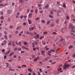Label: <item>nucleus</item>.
Wrapping results in <instances>:
<instances>
[{
	"mask_svg": "<svg viewBox=\"0 0 75 75\" xmlns=\"http://www.w3.org/2000/svg\"><path fill=\"white\" fill-rule=\"evenodd\" d=\"M69 28V29H73V28H75V26H74L71 23H70Z\"/></svg>",
	"mask_w": 75,
	"mask_h": 75,
	"instance_id": "1",
	"label": "nucleus"
},
{
	"mask_svg": "<svg viewBox=\"0 0 75 75\" xmlns=\"http://www.w3.org/2000/svg\"><path fill=\"white\" fill-rule=\"evenodd\" d=\"M69 65L68 64H65L64 66H63V67L64 68V69H66V68L69 67Z\"/></svg>",
	"mask_w": 75,
	"mask_h": 75,
	"instance_id": "2",
	"label": "nucleus"
},
{
	"mask_svg": "<svg viewBox=\"0 0 75 75\" xmlns=\"http://www.w3.org/2000/svg\"><path fill=\"white\" fill-rule=\"evenodd\" d=\"M32 17H33V13H30L28 16V17H29V18H31Z\"/></svg>",
	"mask_w": 75,
	"mask_h": 75,
	"instance_id": "3",
	"label": "nucleus"
},
{
	"mask_svg": "<svg viewBox=\"0 0 75 75\" xmlns=\"http://www.w3.org/2000/svg\"><path fill=\"white\" fill-rule=\"evenodd\" d=\"M7 13L8 14H11L12 13V11L10 9H9L8 10Z\"/></svg>",
	"mask_w": 75,
	"mask_h": 75,
	"instance_id": "4",
	"label": "nucleus"
},
{
	"mask_svg": "<svg viewBox=\"0 0 75 75\" xmlns=\"http://www.w3.org/2000/svg\"><path fill=\"white\" fill-rule=\"evenodd\" d=\"M14 52H11L9 54V57H11V56H12V55H13L14 54Z\"/></svg>",
	"mask_w": 75,
	"mask_h": 75,
	"instance_id": "5",
	"label": "nucleus"
},
{
	"mask_svg": "<svg viewBox=\"0 0 75 75\" xmlns=\"http://www.w3.org/2000/svg\"><path fill=\"white\" fill-rule=\"evenodd\" d=\"M50 58H51V57H49L46 58H45V61H48V59H50Z\"/></svg>",
	"mask_w": 75,
	"mask_h": 75,
	"instance_id": "6",
	"label": "nucleus"
},
{
	"mask_svg": "<svg viewBox=\"0 0 75 75\" xmlns=\"http://www.w3.org/2000/svg\"><path fill=\"white\" fill-rule=\"evenodd\" d=\"M28 22L29 24H31V21L30 20L28 19Z\"/></svg>",
	"mask_w": 75,
	"mask_h": 75,
	"instance_id": "7",
	"label": "nucleus"
},
{
	"mask_svg": "<svg viewBox=\"0 0 75 75\" xmlns=\"http://www.w3.org/2000/svg\"><path fill=\"white\" fill-rule=\"evenodd\" d=\"M73 47H74V46L72 45H70L68 47L69 49H71V48H72Z\"/></svg>",
	"mask_w": 75,
	"mask_h": 75,
	"instance_id": "8",
	"label": "nucleus"
},
{
	"mask_svg": "<svg viewBox=\"0 0 75 75\" xmlns=\"http://www.w3.org/2000/svg\"><path fill=\"white\" fill-rule=\"evenodd\" d=\"M41 23H43V24L45 23V20H41Z\"/></svg>",
	"mask_w": 75,
	"mask_h": 75,
	"instance_id": "9",
	"label": "nucleus"
},
{
	"mask_svg": "<svg viewBox=\"0 0 75 75\" xmlns=\"http://www.w3.org/2000/svg\"><path fill=\"white\" fill-rule=\"evenodd\" d=\"M45 48L46 50H50V48H48L47 46H45Z\"/></svg>",
	"mask_w": 75,
	"mask_h": 75,
	"instance_id": "10",
	"label": "nucleus"
},
{
	"mask_svg": "<svg viewBox=\"0 0 75 75\" xmlns=\"http://www.w3.org/2000/svg\"><path fill=\"white\" fill-rule=\"evenodd\" d=\"M58 21H59V19H57L56 20V21H55L56 23H57V24H58V23H59V22Z\"/></svg>",
	"mask_w": 75,
	"mask_h": 75,
	"instance_id": "11",
	"label": "nucleus"
},
{
	"mask_svg": "<svg viewBox=\"0 0 75 75\" xmlns=\"http://www.w3.org/2000/svg\"><path fill=\"white\" fill-rule=\"evenodd\" d=\"M66 4L65 3H64L63 5V7H64V8H65V7H66Z\"/></svg>",
	"mask_w": 75,
	"mask_h": 75,
	"instance_id": "12",
	"label": "nucleus"
},
{
	"mask_svg": "<svg viewBox=\"0 0 75 75\" xmlns=\"http://www.w3.org/2000/svg\"><path fill=\"white\" fill-rule=\"evenodd\" d=\"M44 38V36H40V40H42V38Z\"/></svg>",
	"mask_w": 75,
	"mask_h": 75,
	"instance_id": "13",
	"label": "nucleus"
},
{
	"mask_svg": "<svg viewBox=\"0 0 75 75\" xmlns=\"http://www.w3.org/2000/svg\"><path fill=\"white\" fill-rule=\"evenodd\" d=\"M19 2L21 3L22 4L24 2L22 0H19Z\"/></svg>",
	"mask_w": 75,
	"mask_h": 75,
	"instance_id": "14",
	"label": "nucleus"
},
{
	"mask_svg": "<svg viewBox=\"0 0 75 75\" xmlns=\"http://www.w3.org/2000/svg\"><path fill=\"white\" fill-rule=\"evenodd\" d=\"M11 41H10L9 42V44H8V45H11V44H12V43H11Z\"/></svg>",
	"mask_w": 75,
	"mask_h": 75,
	"instance_id": "15",
	"label": "nucleus"
},
{
	"mask_svg": "<svg viewBox=\"0 0 75 75\" xmlns=\"http://www.w3.org/2000/svg\"><path fill=\"white\" fill-rule=\"evenodd\" d=\"M6 68H8V67L9 66L8 65L9 64L8 63H6Z\"/></svg>",
	"mask_w": 75,
	"mask_h": 75,
	"instance_id": "16",
	"label": "nucleus"
},
{
	"mask_svg": "<svg viewBox=\"0 0 75 75\" xmlns=\"http://www.w3.org/2000/svg\"><path fill=\"white\" fill-rule=\"evenodd\" d=\"M41 52V55H42V54H44L45 53V51H42Z\"/></svg>",
	"mask_w": 75,
	"mask_h": 75,
	"instance_id": "17",
	"label": "nucleus"
},
{
	"mask_svg": "<svg viewBox=\"0 0 75 75\" xmlns=\"http://www.w3.org/2000/svg\"><path fill=\"white\" fill-rule=\"evenodd\" d=\"M49 6V5H48V4H47V5H46V6H45V8H48Z\"/></svg>",
	"mask_w": 75,
	"mask_h": 75,
	"instance_id": "18",
	"label": "nucleus"
},
{
	"mask_svg": "<svg viewBox=\"0 0 75 75\" xmlns=\"http://www.w3.org/2000/svg\"><path fill=\"white\" fill-rule=\"evenodd\" d=\"M48 34V32H45L43 33V34L45 35V34Z\"/></svg>",
	"mask_w": 75,
	"mask_h": 75,
	"instance_id": "19",
	"label": "nucleus"
},
{
	"mask_svg": "<svg viewBox=\"0 0 75 75\" xmlns=\"http://www.w3.org/2000/svg\"><path fill=\"white\" fill-rule=\"evenodd\" d=\"M39 35L38 34H37L36 35V37L37 38H38L39 37Z\"/></svg>",
	"mask_w": 75,
	"mask_h": 75,
	"instance_id": "20",
	"label": "nucleus"
},
{
	"mask_svg": "<svg viewBox=\"0 0 75 75\" xmlns=\"http://www.w3.org/2000/svg\"><path fill=\"white\" fill-rule=\"evenodd\" d=\"M9 37L10 38H12V35L11 34L10 35Z\"/></svg>",
	"mask_w": 75,
	"mask_h": 75,
	"instance_id": "21",
	"label": "nucleus"
},
{
	"mask_svg": "<svg viewBox=\"0 0 75 75\" xmlns=\"http://www.w3.org/2000/svg\"><path fill=\"white\" fill-rule=\"evenodd\" d=\"M28 70L30 72H31L32 71V70L31 69H30L28 68Z\"/></svg>",
	"mask_w": 75,
	"mask_h": 75,
	"instance_id": "22",
	"label": "nucleus"
},
{
	"mask_svg": "<svg viewBox=\"0 0 75 75\" xmlns=\"http://www.w3.org/2000/svg\"><path fill=\"white\" fill-rule=\"evenodd\" d=\"M24 45H27L28 44L26 42H25L24 43Z\"/></svg>",
	"mask_w": 75,
	"mask_h": 75,
	"instance_id": "23",
	"label": "nucleus"
},
{
	"mask_svg": "<svg viewBox=\"0 0 75 75\" xmlns=\"http://www.w3.org/2000/svg\"><path fill=\"white\" fill-rule=\"evenodd\" d=\"M0 18L1 19V20H4V17L3 16H1L0 17Z\"/></svg>",
	"mask_w": 75,
	"mask_h": 75,
	"instance_id": "24",
	"label": "nucleus"
},
{
	"mask_svg": "<svg viewBox=\"0 0 75 75\" xmlns=\"http://www.w3.org/2000/svg\"><path fill=\"white\" fill-rule=\"evenodd\" d=\"M4 37L5 38H6V39H7V36L6 35H4Z\"/></svg>",
	"mask_w": 75,
	"mask_h": 75,
	"instance_id": "25",
	"label": "nucleus"
},
{
	"mask_svg": "<svg viewBox=\"0 0 75 75\" xmlns=\"http://www.w3.org/2000/svg\"><path fill=\"white\" fill-rule=\"evenodd\" d=\"M66 18H67V20H69V16H67L66 17Z\"/></svg>",
	"mask_w": 75,
	"mask_h": 75,
	"instance_id": "26",
	"label": "nucleus"
},
{
	"mask_svg": "<svg viewBox=\"0 0 75 75\" xmlns=\"http://www.w3.org/2000/svg\"><path fill=\"white\" fill-rule=\"evenodd\" d=\"M49 17H50V18H53V16H51V15H49Z\"/></svg>",
	"mask_w": 75,
	"mask_h": 75,
	"instance_id": "27",
	"label": "nucleus"
},
{
	"mask_svg": "<svg viewBox=\"0 0 75 75\" xmlns=\"http://www.w3.org/2000/svg\"><path fill=\"white\" fill-rule=\"evenodd\" d=\"M0 15H1V16H3V12H1L0 13Z\"/></svg>",
	"mask_w": 75,
	"mask_h": 75,
	"instance_id": "28",
	"label": "nucleus"
},
{
	"mask_svg": "<svg viewBox=\"0 0 75 75\" xmlns=\"http://www.w3.org/2000/svg\"><path fill=\"white\" fill-rule=\"evenodd\" d=\"M15 4V3L13 2L12 3V6H14V5Z\"/></svg>",
	"mask_w": 75,
	"mask_h": 75,
	"instance_id": "29",
	"label": "nucleus"
},
{
	"mask_svg": "<svg viewBox=\"0 0 75 75\" xmlns=\"http://www.w3.org/2000/svg\"><path fill=\"white\" fill-rule=\"evenodd\" d=\"M25 50H26L27 51H28V50H29V49L27 47H25Z\"/></svg>",
	"mask_w": 75,
	"mask_h": 75,
	"instance_id": "30",
	"label": "nucleus"
},
{
	"mask_svg": "<svg viewBox=\"0 0 75 75\" xmlns=\"http://www.w3.org/2000/svg\"><path fill=\"white\" fill-rule=\"evenodd\" d=\"M4 34H5V35H7V32H6V31H4Z\"/></svg>",
	"mask_w": 75,
	"mask_h": 75,
	"instance_id": "31",
	"label": "nucleus"
},
{
	"mask_svg": "<svg viewBox=\"0 0 75 75\" xmlns=\"http://www.w3.org/2000/svg\"><path fill=\"white\" fill-rule=\"evenodd\" d=\"M59 70H62V69H61V68H60L59 69H57V71H59Z\"/></svg>",
	"mask_w": 75,
	"mask_h": 75,
	"instance_id": "32",
	"label": "nucleus"
},
{
	"mask_svg": "<svg viewBox=\"0 0 75 75\" xmlns=\"http://www.w3.org/2000/svg\"><path fill=\"white\" fill-rule=\"evenodd\" d=\"M39 12L40 13H43V11H39Z\"/></svg>",
	"mask_w": 75,
	"mask_h": 75,
	"instance_id": "33",
	"label": "nucleus"
},
{
	"mask_svg": "<svg viewBox=\"0 0 75 75\" xmlns=\"http://www.w3.org/2000/svg\"><path fill=\"white\" fill-rule=\"evenodd\" d=\"M29 11H30V9H28L27 11V13H29Z\"/></svg>",
	"mask_w": 75,
	"mask_h": 75,
	"instance_id": "34",
	"label": "nucleus"
},
{
	"mask_svg": "<svg viewBox=\"0 0 75 75\" xmlns=\"http://www.w3.org/2000/svg\"><path fill=\"white\" fill-rule=\"evenodd\" d=\"M54 13L53 12V11H50V14H53Z\"/></svg>",
	"mask_w": 75,
	"mask_h": 75,
	"instance_id": "35",
	"label": "nucleus"
},
{
	"mask_svg": "<svg viewBox=\"0 0 75 75\" xmlns=\"http://www.w3.org/2000/svg\"><path fill=\"white\" fill-rule=\"evenodd\" d=\"M15 69H12L11 70V71H15Z\"/></svg>",
	"mask_w": 75,
	"mask_h": 75,
	"instance_id": "36",
	"label": "nucleus"
},
{
	"mask_svg": "<svg viewBox=\"0 0 75 75\" xmlns=\"http://www.w3.org/2000/svg\"><path fill=\"white\" fill-rule=\"evenodd\" d=\"M34 43L35 45H38V43L37 42H34Z\"/></svg>",
	"mask_w": 75,
	"mask_h": 75,
	"instance_id": "37",
	"label": "nucleus"
},
{
	"mask_svg": "<svg viewBox=\"0 0 75 75\" xmlns=\"http://www.w3.org/2000/svg\"><path fill=\"white\" fill-rule=\"evenodd\" d=\"M8 22H10V18H8Z\"/></svg>",
	"mask_w": 75,
	"mask_h": 75,
	"instance_id": "38",
	"label": "nucleus"
},
{
	"mask_svg": "<svg viewBox=\"0 0 75 75\" xmlns=\"http://www.w3.org/2000/svg\"><path fill=\"white\" fill-rule=\"evenodd\" d=\"M64 40L63 38H62L60 40H59V41H62Z\"/></svg>",
	"mask_w": 75,
	"mask_h": 75,
	"instance_id": "39",
	"label": "nucleus"
},
{
	"mask_svg": "<svg viewBox=\"0 0 75 75\" xmlns=\"http://www.w3.org/2000/svg\"><path fill=\"white\" fill-rule=\"evenodd\" d=\"M21 54H23L24 53V51H21Z\"/></svg>",
	"mask_w": 75,
	"mask_h": 75,
	"instance_id": "40",
	"label": "nucleus"
},
{
	"mask_svg": "<svg viewBox=\"0 0 75 75\" xmlns=\"http://www.w3.org/2000/svg\"><path fill=\"white\" fill-rule=\"evenodd\" d=\"M6 58H7V56L6 55L4 56V59H6Z\"/></svg>",
	"mask_w": 75,
	"mask_h": 75,
	"instance_id": "41",
	"label": "nucleus"
},
{
	"mask_svg": "<svg viewBox=\"0 0 75 75\" xmlns=\"http://www.w3.org/2000/svg\"><path fill=\"white\" fill-rule=\"evenodd\" d=\"M54 25V24H52L50 25V27H53Z\"/></svg>",
	"mask_w": 75,
	"mask_h": 75,
	"instance_id": "42",
	"label": "nucleus"
},
{
	"mask_svg": "<svg viewBox=\"0 0 75 75\" xmlns=\"http://www.w3.org/2000/svg\"><path fill=\"white\" fill-rule=\"evenodd\" d=\"M51 50H49L48 51V52L49 53H51Z\"/></svg>",
	"mask_w": 75,
	"mask_h": 75,
	"instance_id": "43",
	"label": "nucleus"
},
{
	"mask_svg": "<svg viewBox=\"0 0 75 75\" xmlns=\"http://www.w3.org/2000/svg\"><path fill=\"white\" fill-rule=\"evenodd\" d=\"M11 69H11V67H9V70L10 71H11Z\"/></svg>",
	"mask_w": 75,
	"mask_h": 75,
	"instance_id": "44",
	"label": "nucleus"
},
{
	"mask_svg": "<svg viewBox=\"0 0 75 75\" xmlns=\"http://www.w3.org/2000/svg\"><path fill=\"white\" fill-rule=\"evenodd\" d=\"M1 46H3V45H4V43H2L1 44Z\"/></svg>",
	"mask_w": 75,
	"mask_h": 75,
	"instance_id": "45",
	"label": "nucleus"
},
{
	"mask_svg": "<svg viewBox=\"0 0 75 75\" xmlns=\"http://www.w3.org/2000/svg\"><path fill=\"white\" fill-rule=\"evenodd\" d=\"M17 50V48L16 47L14 49V51H16Z\"/></svg>",
	"mask_w": 75,
	"mask_h": 75,
	"instance_id": "46",
	"label": "nucleus"
},
{
	"mask_svg": "<svg viewBox=\"0 0 75 75\" xmlns=\"http://www.w3.org/2000/svg\"><path fill=\"white\" fill-rule=\"evenodd\" d=\"M36 49H37V50H40V47H36Z\"/></svg>",
	"mask_w": 75,
	"mask_h": 75,
	"instance_id": "47",
	"label": "nucleus"
},
{
	"mask_svg": "<svg viewBox=\"0 0 75 75\" xmlns=\"http://www.w3.org/2000/svg\"><path fill=\"white\" fill-rule=\"evenodd\" d=\"M31 28L32 30H33L34 29V28H34V27H32Z\"/></svg>",
	"mask_w": 75,
	"mask_h": 75,
	"instance_id": "48",
	"label": "nucleus"
},
{
	"mask_svg": "<svg viewBox=\"0 0 75 75\" xmlns=\"http://www.w3.org/2000/svg\"><path fill=\"white\" fill-rule=\"evenodd\" d=\"M4 43H7V41H6V40H4Z\"/></svg>",
	"mask_w": 75,
	"mask_h": 75,
	"instance_id": "49",
	"label": "nucleus"
},
{
	"mask_svg": "<svg viewBox=\"0 0 75 75\" xmlns=\"http://www.w3.org/2000/svg\"><path fill=\"white\" fill-rule=\"evenodd\" d=\"M8 4H4L3 6H7V5Z\"/></svg>",
	"mask_w": 75,
	"mask_h": 75,
	"instance_id": "50",
	"label": "nucleus"
},
{
	"mask_svg": "<svg viewBox=\"0 0 75 75\" xmlns=\"http://www.w3.org/2000/svg\"><path fill=\"white\" fill-rule=\"evenodd\" d=\"M21 28V27H18L17 28V30H19L20 29V28Z\"/></svg>",
	"mask_w": 75,
	"mask_h": 75,
	"instance_id": "51",
	"label": "nucleus"
},
{
	"mask_svg": "<svg viewBox=\"0 0 75 75\" xmlns=\"http://www.w3.org/2000/svg\"><path fill=\"white\" fill-rule=\"evenodd\" d=\"M18 50H19V51H21V48H19L18 49Z\"/></svg>",
	"mask_w": 75,
	"mask_h": 75,
	"instance_id": "52",
	"label": "nucleus"
},
{
	"mask_svg": "<svg viewBox=\"0 0 75 75\" xmlns=\"http://www.w3.org/2000/svg\"><path fill=\"white\" fill-rule=\"evenodd\" d=\"M39 71H40V72H42V69H40Z\"/></svg>",
	"mask_w": 75,
	"mask_h": 75,
	"instance_id": "53",
	"label": "nucleus"
},
{
	"mask_svg": "<svg viewBox=\"0 0 75 75\" xmlns=\"http://www.w3.org/2000/svg\"><path fill=\"white\" fill-rule=\"evenodd\" d=\"M23 16H20V18H23Z\"/></svg>",
	"mask_w": 75,
	"mask_h": 75,
	"instance_id": "54",
	"label": "nucleus"
},
{
	"mask_svg": "<svg viewBox=\"0 0 75 75\" xmlns=\"http://www.w3.org/2000/svg\"><path fill=\"white\" fill-rule=\"evenodd\" d=\"M48 55L49 56H51V54H50L49 53H47Z\"/></svg>",
	"mask_w": 75,
	"mask_h": 75,
	"instance_id": "55",
	"label": "nucleus"
},
{
	"mask_svg": "<svg viewBox=\"0 0 75 75\" xmlns=\"http://www.w3.org/2000/svg\"><path fill=\"white\" fill-rule=\"evenodd\" d=\"M34 61H37V58H36L35 59H34Z\"/></svg>",
	"mask_w": 75,
	"mask_h": 75,
	"instance_id": "56",
	"label": "nucleus"
},
{
	"mask_svg": "<svg viewBox=\"0 0 75 75\" xmlns=\"http://www.w3.org/2000/svg\"><path fill=\"white\" fill-rule=\"evenodd\" d=\"M13 28V26L11 25L9 26V28Z\"/></svg>",
	"mask_w": 75,
	"mask_h": 75,
	"instance_id": "57",
	"label": "nucleus"
},
{
	"mask_svg": "<svg viewBox=\"0 0 75 75\" xmlns=\"http://www.w3.org/2000/svg\"><path fill=\"white\" fill-rule=\"evenodd\" d=\"M10 51H8L7 52V54H9L10 53Z\"/></svg>",
	"mask_w": 75,
	"mask_h": 75,
	"instance_id": "58",
	"label": "nucleus"
},
{
	"mask_svg": "<svg viewBox=\"0 0 75 75\" xmlns=\"http://www.w3.org/2000/svg\"><path fill=\"white\" fill-rule=\"evenodd\" d=\"M51 51L52 52H55V50H51Z\"/></svg>",
	"mask_w": 75,
	"mask_h": 75,
	"instance_id": "59",
	"label": "nucleus"
},
{
	"mask_svg": "<svg viewBox=\"0 0 75 75\" xmlns=\"http://www.w3.org/2000/svg\"><path fill=\"white\" fill-rule=\"evenodd\" d=\"M75 65L73 66L71 68H72V69L74 68H75Z\"/></svg>",
	"mask_w": 75,
	"mask_h": 75,
	"instance_id": "60",
	"label": "nucleus"
},
{
	"mask_svg": "<svg viewBox=\"0 0 75 75\" xmlns=\"http://www.w3.org/2000/svg\"><path fill=\"white\" fill-rule=\"evenodd\" d=\"M35 11L36 13H37V12L38 11H37V10L35 9Z\"/></svg>",
	"mask_w": 75,
	"mask_h": 75,
	"instance_id": "61",
	"label": "nucleus"
},
{
	"mask_svg": "<svg viewBox=\"0 0 75 75\" xmlns=\"http://www.w3.org/2000/svg\"><path fill=\"white\" fill-rule=\"evenodd\" d=\"M33 50L34 51H35L36 49L34 47L33 49Z\"/></svg>",
	"mask_w": 75,
	"mask_h": 75,
	"instance_id": "62",
	"label": "nucleus"
},
{
	"mask_svg": "<svg viewBox=\"0 0 75 75\" xmlns=\"http://www.w3.org/2000/svg\"><path fill=\"white\" fill-rule=\"evenodd\" d=\"M38 75H41V74L40 73V72H38Z\"/></svg>",
	"mask_w": 75,
	"mask_h": 75,
	"instance_id": "63",
	"label": "nucleus"
},
{
	"mask_svg": "<svg viewBox=\"0 0 75 75\" xmlns=\"http://www.w3.org/2000/svg\"><path fill=\"white\" fill-rule=\"evenodd\" d=\"M29 31H31L32 30V29L31 28H29Z\"/></svg>",
	"mask_w": 75,
	"mask_h": 75,
	"instance_id": "64",
	"label": "nucleus"
}]
</instances>
